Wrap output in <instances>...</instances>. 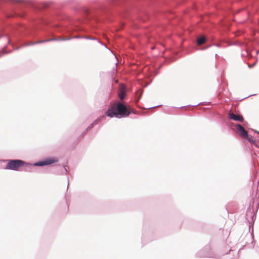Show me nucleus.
Masks as SVG:
<instances>
[{"label":"nucleus","mask_w":259,"mask_h":259,"mask_svg":"<svg viewBox=\"0 0 259 259\" xmlns=\"http://www.w3.org/2000/svg\"><path fill=\"white\" fill-rule=\"evenodd\" d=\"M131 112L127 108L126 106L121 103H117L116 106L110 107L107 111L106 114L110 117L115 116L118 117L119 116L121 117H126L129 115Z\"/></svg>","instance_id":"f257e3e1"},{"label":"nucleus","mask_w":259,"mask_h":259,"mask_svg":"<svg viewBox=\"0 0 259 259\" xmlns=\"http://www.w3.org/2000/svg\"><path fill=\"white\" fill-rule=\"evenodd\" d=\"M25 164V162L21 160H10L8 161L6 169L18 170Z\"/></svg>","instance_id":"f03ea898"},{"label":"nucleus","mask_w":259,"mask_h":259,"mask_svg":"<svg viewBox=\"0 0 259 259\" xmlns=\"http://www.w3.org/2000/svg\"><path fill=\"white\" fill-rule=\"evenodd\" d=\"M235 129L237 133L242 138H247V132L245 128L240 124H237L235 125Z\"/></svg>","instance_id":"7ed1b4c3"},{"label":"nucleus","mask_w":259,"mask_h":259,"mask_svg":"<svg viewBox=\"0 0 259 259\" xmlns=\"http://www.w3.org/2000/svg\"><path fill=\"white\" fill-rule=\"evenodd\" d=\"M58 161V159L57 158H49L46 159V160L37 162L35 164V165L37 166H43L46 165L51 164L54 163H56Z\"/></svg>","instance_id":"20e7f679"},{"label":"nucleus","mask_w":259,"mask_h":259,"mask_svg":"<svg viewBox=\"0 0 259 259\" xmlns=\"http://www.w3.org/2000/svg\"><path fill=\"white\" fill-rule=\"evenodd\" d=\"M228 117L229 119H232L234 121H237L243 122L244 121V118L240 114H235L233 113L230 111L228 113Z\"/></svg>","instance_id":"39448f33"},{"label":"nucleus","mask_w":259,"mask_h":259,"mask_svg":"<svg viewBox=\"0 0 259 259\" xmlns=\"http://www.w3.org/2000/svg\"><path fill=\"white\" fill-rule=\"evenodd\" d=\"M126 93V87L123 84H120L119 89L118 96L120 100L124 99Z\"/></svg>","instance_id":"423d86ee"},{"label":"nucleus","mask_w":259,"mask_h":259,"mask_svg":"<svg viewBox=\"0 0 259 259\" xmlns=\"http://www.w3.org/2000/svg\"><path fill=\"white\" fill-rule=\"evenodd\" d=\"M245 138L251 144H254L256 146H257V143H256L255 140H253L251 138L249 137L248 135H247V138Z\"/></svg>","instance_id":"0eeeda50"},{"label":"nucleus","mask_w":259,"mask_h":259,"mask_svg":"<svg viewBox=\"0 0 259 259\" xmlns=\"http://www.w3.org/2000/svg\"><path fill=\"white\" fill-rule=\"evenodd\" d=\"M205 39L204 37H201L198 39L197 44L198 45H202L205 42Z\"/></svg>","instance_id":"6e6552de"},{"label":"nucleus","mask_w":259,"mask_h":259,"mask_svg":"<svg viewBox=\"0 0 259 259\" xmlns=\"http://www.w3.org/2000/svg\"><path fill=\"white\" fill-rule=\"evenodd\" d=\"M101 117L98 118L97 119H96L94 122L90 126V128L92 127L94 125L97 124L101 120Z\"/></svg>","instance_id":"1a4fd4ad"},{"label":"nucleus","mask_w":259,"mask_h":259,"mask_svg":"<svg viewBox=\"0 0 259 259\" xmlns=\"http://www.w3.org/2000/svg\"><path fill=\"white\" fill-rule=\"evenodd\" d=\"M50 40L51 39H46V40H41V41H39L36 42H35V44H36V43H41V42H46V41H50Z\"/></svg>","instance_id":"9d476101"},{"label":"nucleus","mask_w":259,"mask_h":259,"mask_svg":"<svg viewBox=\"0 0 259 259\" xmlns=\"http://www.w3.org/2000/svg\"><path fill=\"white\" fill-rule=\"evenodd\" d=\"M255 63H256V62H254L253 64H252L251 65H248L249 67H250V68L253 67L255 65Z\"/></svg>","instance_id":"9b49d317"},{"label":"nucleus","mask_w":259,"mask_h":259,"mask_svg":"<svg viewBox=\"0 0 259 259\" xmlns=\"http://www.w3.org/2000/svg\"><path fill=\"white\" fill-rule=\"evenodd\" d=\"M142 93V92H140V96H141Z\"/></svg>","instance_id":"f8f14e48"}]
</instances>
